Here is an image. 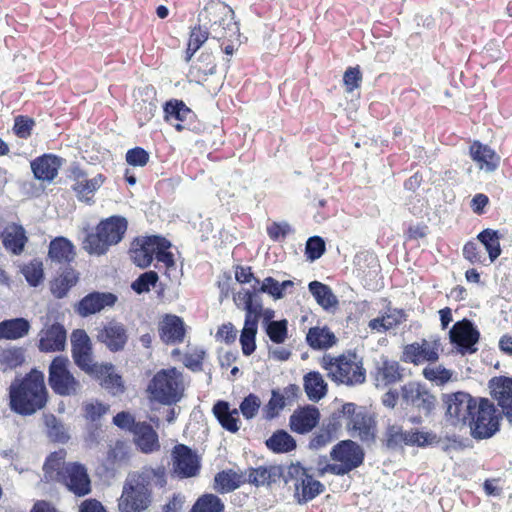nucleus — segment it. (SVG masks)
<instances>
[{"instance_id": "nucleus-43", "label": "nucleus", "mask_w": 512, "mask_h": 512, "mask_svg": "<svg viewBox=\"0 0 512 512\" xmlns=\"http://www.w3.org/2000/svg\"><path fill=\"white\" fill-rule=\"evenodd\" d=\"M25 349L23 347H8L0 351V369L2 372L14 370L25 362Z\"/></svg>"}, {"instance_id": "nucleus-7", "label": "nucleus", "mask_w": 512, "mask_h": 512, "mask_svg": "<svg viewBox=\"0 0 512 512\" xmlns=\"http://www.w3.org/2000/svg\"><path fill=\"white\" fill-rule=\"evenodd\" d=\"M502 414L488 398H479L478 406L468 420L470 435L475 440L492 438L500 431Z\"/></svg>"}, {"instance_id": "nucleus-42", "label": "nucleus", "mask_w": 512, "mask_h": 512, "mask_svg": "<svg viewBox=\"0 0 512 512\" xmlns=\"http://www.w3.org/2000/svg\"><path fill=\"white\" fill-rule=\"evenodd\" d=\"M308 289L323 309L328 310L338 305V299L328 285L315 280L308 284Z\"/></svg>"}, {"instance_id": "nucleus-56", "label": "nucleus", "mask_w": 512, "mask_h": 512, "mask_svg": "<svg viewBox=\"0 0 512 512\" xmlns=\"http://www.w3.org/2000/svg\"><path fill=\"white\" fill-rule=\"evenodd\" d=\"M286 406L285 397L278 390H272L271 398L263 408L264 418L272 420Z\"/></svg>"}, {"instance_id": "nucleus-55", "label": "nucleus", "mask_w": 512, "mask_h": 512, "mask_svg": "<svg viewBox=\"0 0 512 512\" xmlns=\"http://www.w3.org/2000/svg\"><path fill=\"white\" fill-rule=\"evenodd\" d=\"M326 252V244L321 236H311L305 244V256L310 262H314L321 258Z\"/></svg>"}, {"instance_id": "nucleus-40", "label": "nucleus", "mask_w": 512, "mask_h": 512, "mask_svg": "<svg viewBox=\"0 0 512 512\" xmlns=\"http://www.w3.org/2000/svg\"><path fill=\"white\" fill-rule=\"evenodd\" d=\"M265 445L270 451L277 454L289 453L297 447L296 440L283 429L276 430L266 439Z\"/></svg>"}, {"instance_id": "nucleus-33", "label": "nucleus", "mask_w": 512, "mask_h": 512, "mask_svg": "<svg viewBox=\"0 0 512 512\" xmlns=\"http://www.w3.org/2000/svg\"><path fill=\"white\" fill-rule=\"evenodd\" d=\"M325 491V486L312 475H305L300 482L295 484V498L298 504H306Z\"/></svg>"}, {"instance_id": "nucleus-52", "label": "nucleus", "mask_w": 512, "mask_h": 512, "mask_svg": "<svg viewBox=\"0 0 512 512\" xmlns=\"http://www.w3.org/2000/svg\"><path fill=\"white\" fill-rule=\"evenodd\" d=\"M159 280L157 272L153 270L140 274L132 283L131 289L137 294H143L150 291L151 287H155Z\"/></svg>"}, {"instance_id": "nucleus-3", "label": "nucleus", "mask_w": 512, "mask_h": 512, "mask_svg": "<svg viewBox=\"0 0 512 512\" xmlns=\"http://www.w3.org/2000/svg\"><path fill=\"white\" fill-rule=\"evenodd\" d=\"M199 23L210 24L212 37L232 41L240 37L239 24L234 20V11L220 0L208 1L198 15Z\"/></svg>"}, {"instance_id": "nucleus-35", "label": "nucleus", "mask_w": 512, "mask_h": 512, "mask_svg": "<svg viewBox=\"0 0 512 512\" xmlns=\"http://www.w3.org/2000/svg\"><path fill=\"white\" fill-rule=\"evenodd\" d=\"M30 322L23 317L6 319L0 322V340H17L29 333Z\"/></svg>"}, {"instance_id": "nucleus-27", "label": "nucleus", "mask_w": 512, "mask_h": 512, "mask_svg": "<svg viewBox=\"0 0 512 512\" xmlns=\"http://www.w3.org/2000/svg\"><path fill=\"white\" fill-rule=\"evenodd\" d=\"M247 481L250 484L259 486H271L277 483L281 476H283V466L281 465H270V466H259L257 468H248L246 471Z\"/></svg>"}, {"instance_id": "nucleus-54", "label": "nucleus", "mask_w": 512, "mask_h": 512, "mask_svg": "<svg viewBox=\"0 0 512 512\" xmlns=\"http://www.w3.org/2000/svg\"><path fill=\"white\" fill-rule=\"evenodd\" d=\"M45 424L50 439L59 443H66L69 440L63 424L53 414L45 417Z\"/></svg>"}, {"instance_id": "nucleus-5", "label": "nucleus", "mask_w": 512, "mask_h": 512, "mask_svg": "<svg viewBox=\"0 0 512 512\" xmlns=\"http://www.w3.org/2000/svg\"><path fill=\"white\" fill-rule=\"evenodd\" d=\"M147 392L163 405H175L184 394L182 374L174 367L159 370L149 381Z\"/></svg>"}, {"instance_id": "nucleus-51", "label": "nucleus", "mask_w": 512, "mask_h": 512, "mask_svg": "<svg viewBox=\"0 0 512 512\" xmlns=\"http://www.w3.org/2000/svg\"><path fill=\"white\" fill-rule=\"evenodd\" d=\"M155 241H157L155 251L157 261L164 263L167 269L175 268L174 255L169 251L172 245L171 242L160 235H158Z\"/></svg>"}, {"instance_id": "nucleus-48", "label": "nucleus", "mask_w": 512, "mask_h": 512, "mask_svg": "<svg viewBox=\"0 0 512 512\" xmlns=\"http://www.w3.org/2000/svg\"><path fill=\"white\" fill-rule=\"evenodd\" d=\"M401 425L394 423L388 424L381 439L382 447L387 451L401 450Z\"/></svg>"}, {"instance_id": "nucleus-24", "label": "nucleus", "mask_w": 512, "mask_h": 512, "mask_svg": "<svg viewBox=\"0 0 512 512\" xmlns=\"http://www.w3.org/2000/svg\"><path fill=\"white\" fill-rule=\"evenodd\" d=\"M115 366L112 363L98 365L96 372L90 376L100 381V385L111 395L118 396L125 392V385L122 376L115 373Z\"/></svg>"}, {"instance_id": "nucleus-9", "label": "nucleus", "mask_w": 512, "mask_h": 512, "mask_svg": "<svg viewBox=\"0 0 512 512\" xmlns=\"http://www.w3.org/2000/svg\"><path fill=\"white\" fill-rule=\"evenodd\" d=\"M70 361L67 356H55L48 367V385L59 396H76L82 385L69 369Z\"/></svg>"}, {"instance_id": "nucleus-30", "label": "nucleus", "mask_w": 512, "mask_h": 512, "mask_svg": "<svg viewBox=\"0 0 512 512\" xmlns=\"http://www.w3.org/2000/svg\"><path fill=\"white\" fill-rule=\"evenodd\" d=\"M470 156L486 172L495 171L500 164V156L491 147L479 141L470 146Z\"/></svg>"}, {"instance_id": "nucleus-47", "label": "nucleus", "mask_w": 512, "mask_h": 512, "mask_svg": "<svg viewBox=\"0 0 512 512\" xmlns=\"http://www.w3.org/2000/svg\"><path fill=\"white\" fill-rule=\"evenodd\" d=\"M189 512H225V504L219 496L205 493L195 501Z\"/></svg>"}, {"instance_id": "nucleus-11", "label": "nucleus", "mask_w": 512, "mask_h": 512, "mask_svg": "<svg viewBox=\"0 0 512 512\" xmlns=\"http://www.w3.org/2000/svg\"><path fill=\"white\" fill-rule=\"evenodd\" d=\"M58 483L77 497H84L91 493V479L86 467L79 462H64Z\"/></svg>"}, {"instance_id": "nucleus-29", "label": "nucleus", "mask_w": 512, "mask_h": 512, "mask_svg": "<svg viewBox=\"0 0 512 512\" xmlns=\"http://www.w3.org/2000/svg\"><path fill=\"white\" fill-rule=\"evenodd\" d=\"M133 435L134 442L142 453L150 454L160 449L158 434L149 423L138 422Z\"/></svg>"}, {"instance_id": "nucleus-34", "label": "nucleus", "mask_w": 512, "mask_h": 512, "mask_svg": "<svg viewBox=\"0 0 512 512\" xmlns=\"http://www.w3.org/2000/svg\"><path fill=\"white\" fill-rule=\"evenodd\" d=\"M215 418L220 425L231 433H236L239 430L238 410L231 409L230 404L224 400H218L212 408Z\"/></svg>"}, {"instance_id": "nucleus-57", "label": "nucleus", "mask_w": 512, "mask_h": 512, "mask_svg": "<svg viewBox=\"0 0 512 512\" xmlns=\"http://www.w3.org/2000/svg\"><path fill=\"white\" fill-rule=\"evenodd\" d=\"M379 374L385 385L393 384L401 379L400 366L397 361L383 359L382 367L379 368Z\"/></svg>"}, {"instance_id": "nucleus-45", "label": "nucleus", "mask_w": 512, "mask_h": 512, "mask_svg": "<svg viewBox=\"0 0 512 512\" xmlns=\"http://www.w3.org/2000/svg\"><path fill=\"white\" fill-rule=\"evenodd\" d=\"M103 181H104L103 175L98 174L97 176L93 177L92 179L76 182L72 186V188L80 201H84L88 204H91V203H93L92 195L94 194V192L96 190H98L100 188Z\"/></svg>"}, {"instance_id": "nucleus-38", "label": "nucleus", "mask_w": 512, "mask_h": 512, "mask_svg": "<svg viewBox=\"0 0 512 512\" xmlns=\"http://www.w3.org/2000/svg\"><path fill=\"white\" fill-rule=\"evenodd\" d=\"M245 480L242 475L232 469L222 470L215 474L213 480V490L219 494L230 493L238 489Z\"/></svg>"}, {"instance_id": "nucleus-49", "label": "nucleus", "mask_w": 512, "mask_h": 512, "mask_svg": "<svg viewBox=\"0 0 512 512\" xmlns=\"http://www.w3.org/2000/svg\"><path fill=\"white\" fill-rule=\"evenodd\" d=\"M21 273L31 287H37L44 280L43 263L38 259H34L23 266Z\"/></svg>"}, {"instance_id": "nucleus-59", "label": "nucleus", "mask_w": 512, "mask_h": 512, "mask_svg": "<svg viewBox=\"0 0 512 512\" xmlns=\"http://www.w3.org/2000/svg\"><path fill=\"white\" fill-rule=\"evenodd\" d=\"M257 331L243 326L239 339L243 355L250 356L255 352Z\"/></svg>"}, {"instance_id": "nucleus-14", "label": "nucleus", "mask_w": 512, "mask_h": 512, "mask_svg": "<svg viewBox=\"0 0 512 512\" xmlns=\"http://www.w3.org/2000/svg\"><path fill=\"white\" fill-rule=\"evenodd\" d=\"M71 347L76 366L89 375L96 372L99 364L92 362V344L85 330L76 329L72 332Z\"/></svg>"}, {"instance_id": "nucleus-15", "label": "nucleus", "mask_w": 512, "mask_h": 512, "mask_svg": "<svg viewBox=\"0 0 512 512\" xmlns=\"http://www.w3.org/2000/svg\"><path fill=\"white\" fill-rule=\"evenodd\" d=\"M402 399L430 416L436 407V398L420 383L409 382L401 387Z\"/></svg>"}, {"instance_id": "nucleus-50", "label": "nucleus", "mask_w": 512, "mask_h": 512, "mask_svg": "<svg viewBox=\"0 0 512 512\" xmlns=\"http://www.w3.org/2000/svg\"><path fill=\"white\" fill-rule=\"evenodd\" d=\"M269 339L275 344H283L288 338V320L281 319L263 328Z\"/></svg>"}, {"instance_id": "nucleus-10", "label": "nucleus", "mask_w": 512, "mask_h": 512, "mask_svg": "<svg viewBox=\"0 0 512 512\" xmlns=\"http://www.w3.org/2000/svg\"><path fill=\"white\" fill-rule=\"evenodd\" d=\"M446 405V417L452 425L467 423L478 406L479 399L469 393L458 391L450 395H444Z\"/></svg>"}, {"instance_id": "nucleus-13", "label": "nucleus", "mask_w": 512, "mask_h": 512, "mask_svg": "<svg viewBox=\"0 0 512 512\" xmlns=\"http://www.w3.org/2000/svg\"><path fill=\"white\" fill-rule=\"evenodd\" d=\"M171 475L178 479H188L199 474L201 469L200 458L189 446L176 445L172 450Z\"/></svg>"}, {"instance_id": "nucleus-63", "label": "nucleus", "mask_w": 512, "mask_h": 512, "mask_svg": "<svg viewBox=\"0 0 512 512\" xmlns=\"http://www.w3.org/2000/svg\"><path fill=\"white\" fill-rule=\"evenodd\" d=\"M126 162L131 166L143 167L149 161V153L142 147H134L126 152Z\"/></svg>"}, {"instance_id": "nucleus-64", "label": "nucleus", "mask_w": 512, "mask_h": 512, "mask_svg": "<svg viewBox=\"0 0 512 512\" xmlns=\"http://www.w3.org/2000/svg\"><path fill=\"white\" fill-rule=\"evenodd\" d=\"M113 424L122 430L134 433L138 427V422L134 416L127 411H121L117 413L112 420Z\"/></svg>"}, {"instance_id": "nucleus-39", "label": "nucleus", "mask_w": 512, "mask_h": 512, "mask_svg": "<svg viewBox=\"0 0 512 512\" xmlns=\"http://www.w3.org/2000/svg\"><path fill=\"white\" fill-rule=\"evenodd\" d=\"M502 238L503 234L499 230L491 228L483 229L477 235V240L484 246L491 263H493L502 253L500 245V240Z\"/></svg>"}, {"instance_id": "nucleus-20", "label": "nucleus", "mask_w": 512, "mask_h": 512, "mask_svg": "<svg viewBox=\"0 0 512 512\" xmlns=\"http://www.w3.org/2000/svg\"><path fill=\"white\" fill-rule=\"evenodd\" d=\"M320 417V411L316 406L305 405L290 416V428L298 434L309 433L319 424Z\"/></svg>"}, {"instance_id": "nucleus-31", "label": "nucleus", "mask_w": 512, "mask_h": 512, "mask_svg": "<svg viewBox=\"0 0 512 512\" xmlns=\"http://www.w3.org/2000/svg\"><path fill=\"white\" fill-rule=\"evenodd\" d=\"M1 237L5 249L14 255H20L28 241L24 227L17 223L7 226L1 233Z\"/></svg>"}, {"instance_id": "nucleus-28", "label": "nucleus", "mask_w": 512, "mask_h": 512, "mask_svg": "<svg viewBox=\"0 0 512 512\" xmlns=\"http://www.w3.org/2000/svg\"><path fill=\"white\" fill-rule=\"evenodd\" d=\"M401 450L404 446L426 448L428 446L439 445L440 438L433 431H424L417 428L404 430L401 425Z\"/></svg>"}, {"instance_id": "nucleus-12", "label": "nucleus", "mask_w": 512, "mask_h": 512, "mask_svg": "<svg viewBox=\"0 0 512 512\" xmlns=\"http://www.w3.org/2000/svg\"><path fill=\"white\" fill-rule=\"evenodd\" d=\"M480 332L469 319L457 321L449 331L450 343L461 355L477 352L476 344L479 342Z\"/></svg>"}, {"instance_id": "nucleus-6", "label": "nucleus", "mask_w": 512, "mask_h": 512, "mask_svg": "<svg viewBox=\"0 0 512 512\" xmlns=\"http://www.w3.org/2000/svg\"><path fill=\"white\" fill-rule=\"evenodd\" d=\"M322 367L328 371V377L337 384L355 386L363 384L366 380V371L362 361H357L355 353L348 357L345 355L324 356Z\"/></svg>"}, {"instance_id": "nucleus-8", "label": "nucleus", "mask_w": 512, "mask_h": 512, "mask_svg": "<svg viewBox=\"0 0 512 512\" xmlns=\"http://www.w3.org/2000/svg\"><path fill=\"white\" fill-rule=\"evenodd\" d=\"M342 413L345 414L346 430L352 437H358L363 443H374L377 433V422L365 406H359L353 402L342 405Z\"/></svg>"}, {"instance_id": "nucleus-62", "label": "nucleus", "mask_w": 512, "mask_h": 512, "mask_svg": "<svg viewBox=\"0 0 512 512\" xmlns=\"http://www.w3.org/2000/svg\"><path fill=\"white\" fill-rule=\"evenodd\" d=\"M423 375L427 380L443 385L451 379L452 373L444 367H426L423 370Z\"/></svg>"}, {"instance_id": "nucleus-60", "label": "nucleus", "mask_w": 512, "mask_h": 512, "mask_svg": "<svg viewBox=\"0 0 512 512\" xmlns=\"http://www.w3.org/2000/svg\"><path fill=\"white\" fill-rule=\"evenodd\" d=\"M260 399L257 395L250 393L240 403V411L246 419H252L256 416L260 408Z\"/></svg>"}, {"instance_id": "nucleus-1", "label": "nucleus", "mask_w": 512, "mask_h": 512, "mask_svg": "<svg viewBox=\"0 0 512 512\" xmlns=\"http://www.w3.org/2000/svg\"><path fill=\"white\" fill-rule=\"evenodd\" d=\"M167 485L166 468L145 466L126 477L118 499L119 512H144L153 503V488Z\"/></svg>"}, {"instance_id": "nucleus-32", "label": "nucleus", "mask_w": 512, "mask_h": 512, "mask_svg": "<svg viewBox=\"0 0 512 512\" xmlns=\"http://www.w3.org/2000/svg\"><path fill=\"white\" fill-rule=\"evenodd\" d=\"M79 281V273L72 266H65L50 282V291L56 299H62Z\"/></svg>"}, {"instance_id": "nucleus-25", "label": "nucleus", "mask_w": 512, "mask_h": 512, "mask_svg": "<svg viewBox=\"0 0 512 512\" xmlns=\"http://www.w3.org/2000/svg\"><path fill=\"white\" fill-rule=\"evenodd\" d=\"M185 333L184 321L177 315L166 314L159 324V336L165 344L174 345L182 343Z\"/></svg>"}, {"instance_id": "nucleus-23", "label": "nucleus", "mask_w": 512, "mask_h": 512, "mask_svg": "<svg viewBox=\"0 0 512 512\" xmlns=\"http://www.w3.org/2000/svg\"><path fill=\"white\" fill-rule=\"evenodd\" d=\"M76 258V248L74 244L64 236L53 238L48 246L47 259L51 262L71 266Z\"/></svg>"}, {"instance_id": "nucleus-61", "label": "nucleus", "mask_w": 512, "mask_h": 512, "mask_svg": "<svg viewBox=\"0 0 512 512\" xmlns=\"http://www.w3.org/2000/svg\"><path fill=\"white\" fill-rule=\"evenodd\" d=\"M205 356L206 351L204 349H195L192 353L185 354L184 365L193 372H200L202 371Z\"/></svg>"}, {"instance_id": "nucleus-41", "label": "nucleus", "mask_w": 512, "mask_h": 512, "mask_svg": "<svg viewBox=\"0 0 512 512\" xmlns=\"http://www.w3.org/2000/svg\"><path fill=\"white\" fill-rule=\"evenodd\" d=\"M164 120L171 123L172 120L185 122L194 116L193 111L182 101L171 99L163 106Z\"/></svg>"}, {"instance_id": "nucleus-46", "label": "nucleus", "mask_w": 512, "mask_h": 512, "mask_svg": "<svg viewBox=\"0 0 512 512\" xmlns=\"http://www.w3.org/2000/svg\"><path fill=\"white\" fill-rule=\"evenodd\" d=\"M209 36L208 28L205 25L198 24L194 26L189 35L187 49L185 52V61L189 62L194 54L201 48L206 42Z\"/></svg>"}, {"instance_id": "nucleus-22", "label": "nucleus", "mask_w": 512, "mask_h": 512, "mask_svg": "<svg viewBox=\"0 0 512 512\" xmlns=\"http://www.w3.org/2000/svg\"><path fill=\"white\" fill-rule=\"evenodd\" d=\"M158 235H149L144 237H137L131 248V258L133 263L140 268H147L152 263L155 251L156 243L155 239Z\"/></svg>"}, {"instance_id": "nucleus-2", "label": "nucleus", "mask_w": 512, "mask_h": 512, "mask_svg": "<svg viewBox=\"0 0 512 512\" xmlns=\"http://www.w3.org/2000/svg\"><path fill=\"white\" fill-rule=\"evenodd\" d=\"M45 375L32 368L23 377H16L9 387L10 409L21 416H31L42 410L48 402Z\"/></svg>"}, {"instance_id": "nucleus-21", "label": "nucleus", "mask_w": 512, "mask_h": 512, "mask_svg": "<svg viewBox=\"0 0 512 512\" xmlns=\"http://www.w3.org/2000/svg\"><path fill=\"white\" fill-rule=\"evenodd\" d=\"M330 456L334 461L345 462L358 468L364 462L365 453L358 443L347 439L338 442L332 448Z\"/></svg>"}, {"instance_id": "nucleus-58", "label": "nucleus", "mask_w": 512, "mask_h": 512, "mask_svg": "<svg viewBox=\"0 0 512 512\" xmlns=\"http://www.w3.org/2000/svg\"><path fill=\"white\" fill-rule=\"evenodd\" d=\"M35 126V121L24 115H18L14 119L13 132L22 139H27L31 136L32 129Z\"/></svg>"}, {"instance_id": "nucleus-16", "label": "nucleus", "mask_w": 512, "mask_h": 512, "mask_svg": "<svg viewBox=\"0 0 512 512\" xmlns=\"http://www.w3.org/2000/svg\"><path fill=\"white\" fill-rule=\"evenodd\" d=\"M96 337L112 353L123 351L129 339L126 326L116 320H111L98 329Z\"/></svg>"}, {"instance_id": "nucleus-44", "label": "nucleus", "mask_w": 512, "mask_h": 512, "mask_svg": "<svg viewBox=\"0 0 512 512\" xmlns=\"http://www.w3.org/2000/svg\"><path fill=\"white\" fill-rule=\"evenodd\" d=\"M406 320V314L402 309H395L385 316L376 317L369 321V328L378 332H386Z\"/></svg>"}, {"instance_id": "nucleus-26", "label": "nucleus", "mask_w": 512, "mask_h": 512, "mask_svg": "<svg viewBox=\"0 0 512 512\" xmlns=\"http://www.w3.org/2000/svg\"><path fill=\"white\" fill-rule=\"evenodd\" d=\"M63 158L54 154H43L31 161V170L37 180L51 182L58 174Z\"/></svg>"}, {"instance_id": "nucleus-37", "label": "nucleus", "mask_w": 512, "mask_h": 512, "mask_svg": "<svg viewBox=\"0 0 512 512\" xmlns=\"http://www.w3.org/2000/svg\"><path fill=\"white\" fill-rule=\"evenodd\" d=\"M306 342L313 350H324L331 348L337 342V338L326 326L311 327L306 334Z\"/></svg>"}, {"instance_id": "nucleus-19", "label": "nucleus", "mask_w": 512, "mask_h": 512, "mask_svg": "<svg viewBox=\"0 0 512 512\" xmlns=\"http://www.w3.org/2000/svg\"><path fill=\"white\" fill-rule=\"evenodd\" d=\"M66 339V329L62 324L55 322L39 332L38 349L43 353L63 351Z\"/></svg>"}, {"instance_id": "nucleus-17", "label": "nucleus", "mask_w": 512, "mask_h": 512, "mask_svg": "<svg viewBox=\"0 0 512 512\" xmlns=\"http://www.w3.org/2000/svg\"><path fill=\"white\" fill-rule=\"evenodd\" d=\"M490 394L501 408V414L512 424V377H493L488 383Z\"/></svg>"}, {"instance_id": "nucleus-18", "label": "nucleus", "mask_w": 512, "mask_h": 512, "mask_svg": "<svg viewBox=\"0 0 512 512\" xmlns=\"http://www.w3.org/2000/svg\"><path fill=\"white\" fill-rule=\"evenodd\" d=\"M118 298L111 292L93 291L85 295L75 305V312L81 317L99 313L106 307H112Z\"/></svg>"}, {"instance_id": "nucleus-36", "label": "nucleus", "mask_w": 512, "mask_h": 512, "mask_svg": "<svg viewBox=\"0 0 512 512\" xmlns=\"http://www.w3.org/2000/svg\"><path fill=\"white\" fill-rule=\"evenodd\" d=\"M303 386L308 399L313 402L323 399L328 391V385L318 371H311L305 374Z\"/></svg>"}, {"instance_id": "nucleus-53", "label": "nucleus", "mask_w": 512, "mask_h": 512, "mask_svg": "<svg viewBox=\"0 0 512 512\" xmlns=\"http://www.w3.org/2000/svg\"><path fill=\"white\" fill-rule=\"evenodd\" d=\"M61 458L57 452L51 453L43 465L44 480L46 482H58L61 476Z\"/></svg>"}, {"instance_id": "nucleus-4", "label": "nucleus", "mask_w": 512, "mask_h": 512, "mask_svg": "<svg viewBox=\"0 0 512 512\" xmlns=\"http://www.w3.org/2000/svg\"><path fill=\"white\" fill-rule=\"evenodd\" d=\"M127 227V219L123 216L114 215L101 220L95 233L86 231L82 247L91 255H103L109 246L116 245L123 239Z\"/></svg>"}]
</instances>
